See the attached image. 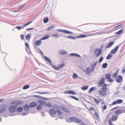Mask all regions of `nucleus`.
I'll list each match as a JSON object with an SVG mask.
<instances>
[{
	"label": "nucleus",
	"instance_id": "obj_4",
	"mask_svg": "<svg viewBox=\"0 0 125 125\" xmlns=\"http://www.w3.org/2000/svg\"><path fill=\"white\" fill-rule=\"evenodd\" d=\"M57 111L55 109H51L49 111V114L52 117H55Z\"/></svg>",
	"mask_w": 125,
	"mask_h": 125
},
{
	"label": "nucleus",
	"instance_id": "obj_19",
	"mask_svg": "<svg viewBox=\"0 0 125 125\" xmlns=\"http://www.w3.org/2000/svg\"><path fill=\"white\" fill-rule=\"evenodd\" d=\"M37 105V103L34 102H33L29 104V107H30L32 108L34 107Z\"/></svg>",
	"mask_w": 125,
	"mask_h": 125
},
{
	"label": "nucleus",
	"instance_id": "obj_58",
	"mask_svg": "<svg viewBox=\"0 0 125 125\" xmlns=\"http://www.w3.org/2000/svg\"><path fill=\"white\" fill-rule=\"evenodd\" d=\"M80 125H85V124L84 123L83 121L82 122L80 123Z\"/></svg>",
	"mask_w": 125,
	"mask_h": 125
},
{
	"label": "nucleus",
	"instance_id": "obj_55",
	"mask_svg": "<svg viewBox=\"0 0 125 125\" xmlns=\"http://www.w3.org/2000/svg\"><path fill=\"white\" fill-rule=\"evenodd\" d=\"M16 28H17L19 30H20V29H21V28H24V27H20V26H17L16 27Z\"/></svg>",
	"mask_w": 125,
	"mask_h": 125
},
{
	"label": "nucleus",
	"instance_id": "obj_5",
	"mask_svg": "<svg viewBox=\"0 0 125 125\" xmlns=\"http://www.w3.org/2000/svg\"><path fill=\"white\" fill-rule=\"evenodd\" d=\"M102 52V50L98 48L96 49L95 51L94 54L96 57H98L101 54Z\"/></svg>",
	"mask_w": 125,
	"mask_h": 125
},
{
	"label": "nucleus",
	"instance_id": "obj_59",
	"mask_svg": "<svg viewBox=\"0 0 125 125\" xmlns=\"http://www.w3.org/2000/svg\"><path fill=\"white\" fill-rule=\"evenodd\" d=\"M33 29V28H27V29H26V30L27 31H28L29 30H32Z\"/></svg>",
	"mask_w": 125,
	"mask_h": 125
},
{
	"label": "nucleus",
	"instance_id": "obj_25",
	"mask_svg": "<svg viewBox=\"0 0 125 125\" xmlns=\"http://www.w3.org/2000/svg\"><path fill=\"white\" fill-rule=\"evenodd\" d=\"M75 123H80L82 122L81 120L77 117H76Z\"/></svg>",
	"mask_w": 125,
	"mask_h": 125
},
{
	"label": "nucleus",
	"instance_id": "obj_42",
	"mask_svg": "<svg viewBox=\"0 0 125 125\" xmlns=\"http://www.w3.org/2000/svg\"><path fill=\"white\" fill-rule=\"evenodd\" d=\"M112 55L111 54H109L106 58V59L107 60L110 59L112 57Z\"/></svg>",
	"mask_w": 125,
	"mask_h": 125
},
{
	"label": "nucleus",
	"instance_id": "obj_41",
	"mask_svg": "<svg viewBox=\"0 0 125 125\" xmlns=\"http://www.w3.org/2000/svg\"><path fill=\"white\" fill-rule=\"evenodd\" d=\"M71 55L76 56H77L79 57H80V56L78 54L75 53H72L71 54Z\"/></svg>",
	"mask_w": 125,
	"mask_h": 125
},
{
	"label": "nucleus",
	"instance_id": "obj_29",
	"mask_svg": "<svg viewBox=\"0 0 125 125\" xmlns=\"http://www.w3.org/2000/svg\"><path fill=\"white\" fill-rule=\"evenodd\" d=\"M59 34H55L52 35V37H54L56 38H58L60 36L59 35Z\"/></svg>",
	"mask_w": 125,
	"mask_h": 125
},
{
	"label": "nucleus",
	"instance_id": "obj_48",
	"mask_svg": "<svg viewBox=\"0 0 125 125\" xmlns=\"http://www.w3.org/2000/svg\"><path fill=\"white\" fill-rule=\"evenodd\" d=\"M67 38H68L72 39H76V38L75 37L71 36H68Z\"/></svg>",
	"mask_w": 125,
	"mask_h": 125
},
{
	"label": "nucleus",
	"instance_id": "obj_26",
	"mask_svg": "<svg viewBox=\"0 0 125 125\" xmlns=\"http://www.w3.org/2000/svg\"><path fill=\"white\" fill-rule=\"evenodd\" d=\"M88 88V86L84 85L81 87V89L83 90H85L87 89Z\"/></svg>",
	"mask_w": 125,
	"mask_h": 125
},
{
	"label": "nucleus",
	"instance_id": "obj_50",
	"mask_svg": "<svg viewBox=\"0 0 125 125\" xmlns=\"http://www.w3.org/2000/svg\"><path fill=\"white\" fill-rule=\"evenodd\" d=\"M78 76L75 73H74L73 75V77L74 78H76Z\"/></svg>",
	"mask_w": 125,
	"mask_h": 125
},
{
	"label": "nucleus",
	"instance_id": "obj_14",
	"mask_svg": "<svg viewBox=\"0 0 125 125\" xmlns=\"http://www.w3.org/2000/svg\"><path fill=\"white\" fill-rule=\"evenodd\" d=\"M117 115L114 114L112 115V117L110 118L109 119H111V121H115L117 120Z\"/></svg>",
	"mask_w": 125,
	"mask_h": 125
},
{
	"label": "nucleus",
	"instance_id": "obj_60",
	"mask_svg": "<svg viewBox=\"0 0 125 125\" xmlns=\"http://www.w3.org/2000/svg\"><path fill=\"white\" fill-rule=\"evenodd\" d=\"M118 107H119V106L116 107L115 108H113V109H112L111 110V111H112V110H113L114 109H117V108H118Z\"/></svg>",
	"mask_w": 125,
	"mask_h": 125
},
{
	"label": "nucleus",
	"instance_id": "obj_6",
	"mask_svg": "<svg viewBox=\"0 0 125 125\" xmlns=\"http://www.w3.org/2000/svg\"><path fill=\"white\" fill-rule=\"evenodd\" d=\"M7 106L5 104H3L0 106V114L6 110Z\"/></svg>",
	"mask_w": 125,
	"mask_h": 125
},
{
	"label": "nucleus",
	"instance_id": "obj_21",
	"mask_svg": "<svg viewBox=\"0 0 125 125\" xmlns=\"http://www.w3.org/2000/svg\"><path fill=\"white\" fill-rule=\"evenodd\" d=\"M61 108V109H62L65 112H70V110L68 108L62 106Z\"/></svg>",
	"mask_w": 125,
	"mask_h": 125
},
{
	"label": "nucleus",
	"instance_id": "obj_52",
	"mask_svg": "<svg viewBox=\"0 0 125 125\" xmlns=\"http://www.w3.org/2000/svg\"><path fill=\"white\" fill-rule=\"evenodd\" d=\"M65 65V64L64 63L62 64L59 67V68H61L63 67Z\"/></svg>",
	"mask_w": 125,
	"mask_h": 125
},
{
	"label": "nucleus",
	"instance_id": "obj_7",
	"mask_svg": "<svg viewBox=\"0 0 125 125\" xmlns=\"http://www.w3.org/2000/svg\"><path fill=\"white\" fill-rule=\"evenodd\" d=\"M17 108V106H11L9 107V111L11 113H13L16 110Z\"/></svg>",
	"mask_w": 125,
	"mask_h": 125
},
{
	"label": "nucleus",
	"instance_id": "obj_56",
	"mask_svg": "<svg viewBox=\"0 0 125 125\" xmlns=\"http://www.w3.org/2000/svg\"><path fill=\"white\" fill-rule=\"evenodd\" d=\"M107 108V106L106 105H105L103 107V109L104 110L106 109Z\"/></svg>",
	"mask_w": 125,
	"mask_h": 125
},
{
	"label": "nucleus",
	"instance_id": "obj_63",
	"mask_svg": "<svg viewBox=\"0 0 125 125\" xmlns=\"http://www.w3.org/2000/svg\"><path fill=\"white\" fill-rule=\"evenodd\" d=\"M25 45L28 47V48H29V45H28V43H25Z\"/></svg>",
	"mask_w": 125,
	"mask_h": 125
},
{
	"label": "nucleus",
	"instance_id": "obj_34",
	"mask_svg": "<svg viewBox=\"0 0 125 125\" xmlns=\"http://www.w3.org/2000/svg\"><path fill=\"white\" fill-rule=\"evenodd\" d=\"M123 31V29H122L119 31H118L117 32H116L115 33V34H122V32Z\"/></svg>",
	"mask_w": 125,
	"mask_h": 125
},
{
	"label": "nucleus",
	"instance_id": "obj_23",
	"mask_svg": "<svg viewBox=\"0 0 125 125\" xmlns=\"http://www.w3.org/2000/svg\"><path fill=\"white\" fill-rule=\"evenodd\" d=\"M42 42V41L41 39L40 40H38L36 42H35V44L37 46H39L40 45Z\"/></svg>",
	"mask_w": 125,
	"mask_h": 125
},
{
	"label": "nucleus",
	"instance_id": "obj_51",
	"mask_svg": "<svg viewBox=\"0 0 125 125\" xmlns=\"http://www.w3.org/2000/svg\"><path fill=\"white\" fill-rule=\"evenodd\" d=\"M53 26H51L48 27L47 28V29L49 30H50L51 29H53Z\"/></svg>",
	"mask_w": 125,
	"mask_h": 125
},
{
	"label": "nucleus",
	"instance_id": "obj_43",
	"mask_svg": "<svg viewBox=\"0 0 125 125\" xmlns=\"http://www.w3.org/2000/svg\"><path fill=\"white\" fill-rule=\"evenodd\" d=\"M95 89L94 88V87H92L91 88L89 91V93H91L92 91H94Z\"/></svg>",
	"mask_w": 125,
	"mask_h": 125
},
{
	"label": "nucleus",
	"instance_id": "obj_2",
	"mask_svg": "<svg viewBox=\"0 0 125 125\" xmlns=\"http://www.w3.org/2000/svg\"><path fill=\"white\" fill-rule=\"evenodd\" d=\"M105 79L104 78H102L101 80H99L98 84L99 85V87H106L107 85L104 83Z\"/></svg>",
	"mask_w": 125,
	"mask_h": 125
},
{
	"label": "nucleus",
	"instance_id": "obj_16",
	"mask_svg": "<svg viewBox=\"0 0 125 125\" xmlns=\"http://www.w3.org/2000/svg\"><path fill=\"white\" fill-rule=\"evenodd\" d=\"M57 31H60L63 32H65L67 33H68L70 34H72L73 33L71 31H69L66 30H63L62 29H58L57 30Z\"/></svg>",
	"mask_w": 125,
	"mask_h": 125
},
{
	"label": "nucleus",
	"instance_id": "obj_30",
	"mask_svg": "<svg viewBox=\"0 0 125 125\" xmlns=\"http://www.w3.org/2000/svg\"><path fill=\"white\" fill-rule=\"evenodd\" d=\"M49 21V19L48 17H46L43 19V21L44 23H46L48 22Z\"/></svg>",
	"mask_w": 125,
	"mask_h": 125
},
{
	"label": "nucleus",
	"instance_id": "obj_31",
	"mask_svg": "<svg viewBox=\"0 0 125 125\" xmlns=\"http://www.w3.org/2000/svg\"><path fill=\"white\" fill-rule=\"evenodd\" d=\"M24 109L26 111H28L29 109V106L28 104L25 105L24 108Z\"/></svg>",
	"mask_w": 125,
	"mask_h": 125
},
{
	"label": "nucleus",
	"instance_id": "obj_20",
	"mask_svg": "<svg viewBox=\"0 0 125 125\" xmlns=\"http://www.w3.org/2000/svg\"><path fill=\"white\" fill-rule=\"evenodd\" d=\"M93 71V70L92 69L89 68H87L86 69L85 73L87 75H89L90 73Z\"/></svg>",
	"mask_w": 125,
	"mask_h": 125
},
{
	"label": "nucleus",
	"instance_id": "obj_11",
	"mask_svg": "<svg viewBox=\"0 0 125 125\" xmlns=\"http://www.w3.org/2000/svg\"><path fill=\"white\" fill-rule=\"evenodd\" d=\"M123 101L121 99H118L114 101L111 105H114L117 104H120L123 102Z\"/></svg>",
	"mask_w": 125,
	"mask_h": 125
},
{
	"label": "nucleus",
	"instance_id": "obj_54",
	"mask_svg": "<svg viewBox=\"0 0 125 125\" xmlns=\"http://www.w3.org/2000/svg\"><path fill=\"white\" fill-rule=\"evenodd\" d=\"M108 121L109 123V124L108 125H114L112 123L111 120V119H109Z\"/></svg>",
	"mask_w": 125,
	"mask_h": 125
},
{
	"label": "nucleus",
	"instance_id": "obj_35",
	"mask_svg": "<svg viewBox=\"0 0 125 125\" xmlns=\"http://www.w3.org/2000/svg\"><path fill=\"white\" fill-rule=\"evenodd\" d=\"M44 105H46V106L49 107H51V103H45L44 102Z\"/></svg>",
	"mask_w": 125,
	"mask_h": 125
},
{
	"label": "nucleus",
	"instance_id": "obj_13",
	"mask_svg": "<svg viewBox=\"0 0 125 125\" xmlns=\"http://www.w3.org/2000/svg\"><path fill=\"white\" fill-rule=\"evenodd\" d=\"M76 117H70L69 119L67 118L66 120L68 122H75Z\"/></svg>",
	"mask_w": 125,
	"mask_h": 125
},
{
	"label": "nucleus",
	"instance_id": "obj_36",
	"mask_svg": "<svg viewBox=\"0 0 125 125\" xmlns=\"http://www.w3.org/2000/svg\"><path fill=\"white\" fill-rule=\"evenodd\" d=\"M49 37V35H47L46 36L44 37L41 39V40H44L48 39Z\"/></svg>",
	"mask_w": 125,
	"mask_h": 125
},
{
	"label": "nucleus",
	"instance_id": "obj_1",
	"mask_svg": "<svg viewBox=\"0 0 125 125\" xmlns=\"http://www.w3.org/2000/svg\"><path fill=\"white\" fill-rule=\"evenodd\" d=\"M62 106H60L58 105H55L53 107L56 110V111L58 115L59 116H61L62 115L63 112L61 110Z\"/></svg>",
	"mask_w": 125,
	"mask_h": 125
},
{
	"label": "nucleus",
	"instance_id": "obj_33",
	"mask_svg": "<svg viewBox=\"0 0 125 125\" xmlns=\"http://www.w3.org/2000/svg\"><path fill=\"white\" fill-rule=\"evenodd\" d=\"M119 70H117L114 73L113 75V77L116 78L117 76V75L118 74Z\"/></svg>",
	"mask_w": 125,
	"mask_h": 125
},
{
	"label": "nucleus",
	"instance_id": "obj_28",
	"mask_svg": "<svg viewBox=\"0 0 125 125\" xmlns=\"http://www.w3.org/2000/svg\"><path fill=\"white\" fill-rule=\"evenodd\" d=\"M89 35H80L79 36H77L76 37V38H85L87 37H88Z\"/></svg>",
	"mask_w": 125,
	"mask_h": 125
},
{
	"label": "nucleus",
	"instance_id": "obj_9",
	"mask_svg": "<svg viewBox=\"0 0 125 125\" xmlns=\"http://www.w3.org/2000/svg\"><path fill=\"white\" fill-rule=\"evenodd\" d=\"M39 102L41 104L38 105L37 106V109L38 110H41L42 108L43 105L44 104V102L43 101H39Z\"/></svg>",
	"mask_w": 125,
	"mask_h": 125
},
{
	"label": "nucleus",
	"instance_id": "obj_61",
	"mask_svg": "<svg viewBox=\"0 0 125 125\" xmlns=\"http://www.w3.org/2000/svg\"><path fill=\"white\" fill-rule=\"evenodd\" d=\"M94 35L93 34L89 33V34H87L86 35H89L88 36H93V35Z\"/></svg>",
	"mask_w": 125,
	"mask_h": 125
},
{
	"label": "nucleus",
	"instance_id": "obj_44",
	"mask_svg": "<svg viewBox=\"0 0 125 125\" xmlns=\"http://www.w3.org/2000/svg\"><path fill=\"white\" fill-rule=\"evenodd\" d=\"M107 66V63H104L103 64L102 67L104 68H106Z\"/></svg>",
	"mask_w": 125,
	"mask_h": 125
},
{
	"label": "nucleus",
	"instance_id": "obj_57",
	"mask_svg": "<svg viewBox=\"0 0 125 125\" xmlns=\"http://www.w3.org/2000/svg\"><path fill=\"white\" fill-rule=\"evenodd\" d=\"M32 22V21H31V22H29L28 23H27L26 24H24L23 26H26L28 25L29 24H30L31 23V22Z\"/></svg>",
	"mask_w": 125,
	"mask_h": 125
},
{
	"label": "nucleus",
	"instance_id": "obj_3",
	"mask_svg": "<svg viewBox=\"0 0 125 125\" xmlns=\"http://www.w3.org/2000/svg\"><path fill=\"white\" fill-rule=\"evenodd\" d=\"M101 89L102 90H100L98 91L99 94L102 96H105L106 95V90H108V89L106 87H102Z\"/></svg>",
	"mask_w": 125,
	"mask_h": 125
},
{
	"label": "nucleus",
	"instance_id": "obj_12",
	"mask_svg": "<svg viewBox=\"0 0 125 125\" xmlns=\"http://www.w3.org/2000/svg\"><path fill=\"white\" fill-rule=\"evenodd\" d=\"M116 78V81L117 82L120 83L122 82L123 80V77L122 76L119 75Z\"/></svg>",
	"mask_w": 125,
	"mask_h": 125
},
{
	"label": "nucleus",
	"instance_id": "obj_10",
	"mask_svg": "<svg viewBox=\"0 0 125 125\" xmlns=\"http://www.w3.org/2000/svg\"><path fill=\"white\" fill-rule=\"evenodd\" d=\"M111 74L109 73H107L105 75V78L108 80V82H112L113 81V80L110 78Z\"/></svg>",
	"mask_w": 125,
	"mask_h": 125
},
{
	"label": "nucleus",
	"instance_id": "obj_53",
	"mask_svg": "<svg viewBox=\"0 0 125 125\" xmlns=\"http://www.w3.org/2000/svg\"><path fill=\"white\" fill-rule=\"evenodd\" d=\"M24 35L23 34L21 35V39L22 40H24Z\"/></svg>",
	"mask_w": 125,
	"mask_h": 125
},
{
	"label": "nucleus",
	"instance_id": "obj_39",
	"mask_svg": "<svg viewBox=\"0 0 125 125\" xmlns=\"http://www.w3.org/2000/svg\"><path fill=\"white\" fill-rule=\"evenodd\" d=\"M31 37V36L30 34H28L26 36V38L29 41L30 40Z\"/></svg>",
	"mask_w": 125,
	"mask_h": 125
},
{
	"label": "nucleus",
	"instance_id": "obj_18",
	"mask_svg": "<svg viewBox=\"0 0 125 125\" xmlns=\"http://www.w3.org/2000/svg\"><path fill=\"white\" fill-rule=\"evenodd\" d=\"M119 47V46H116L114 49L111 51V53L112 54L115 53L118 49Z\"/></svg>",
	"mask_w": 125,
	"mask_h": 125
},
{
	"label": "nucleus",
	"instance_id": "obj_32",
	"mask_svg": "<svg viewBox=\"0 0 125 125\" xmlns=\"http://www.w3.org/2000/svg\"><path fill=\"white\" fill-rule=\"evenodd\" d=\"M23 108L21 107H19L17 110V112H21L23 110Z\"/></svg>",
	"mask_w": 125,
	"mask_h": 125
},
{
	"label": "nucleus",
	"instance_id": "obj_27",
	"mask_svg": "<svg viewBox=\"0 0 125 125\" xmlns=\"http://www.w3.org/2000/svg\"><path fill=\"white\" fill-rule=\"evenodd\" d=\"M51 66L53 68L56 70H58L59 69V67L53 64H51Z\"/></svg>",
	"mask_w": 125,
	"mask_h": 125
},
{
	"label": "nucleus",
	"instance_id": "obj_45",
	"mask_svg": "<svg viewBox=\"0 0 125 125\" xmlns=\"http://www.w3.org/2000/svg\"><path fill=\"white\" fill-rule=\"evenodd\" d=\"M88 110L90 111H93V110H94V112L95 111V110L94 109V108H93V107H90L89 108V109H88Z\"/></svg>",
	"mask_w": 125,
	"mask_h": 125
},
{
	"label": "nucleus",
	"instance_id": "obj_22",
	"mask_svg": "<svg viewBox=\"0 0 125 125\" xmlns=\"http://www.w3.org/2000/svg\"><path fill=\"white\" fill-rule=\"evenodd\" d=\"M99 100H98L97 99L94 98L93 99L94 100L95 102L97 104H98L101 101H102L103 100V99H101L100 98H99Z\"/></svg>",
	"mask_w": 125,
	"mask_h": 125
},
{
	"label": "nucleus",
	"instance_id": "obj_38",
	"mask_svg": "<svg viewBox=\"0 0 125 125\" xmlns=\"http://www.w3.org/2000/svg\"><path fill=\"white\" fill-rule=\"evenodd\" d=\"M45 59L49 63H51V62L50 59L48 57H46L45 56L44 57Z\"/></svg>",
	"mask_w": 125,
	"mask_h": 125
},
{
	"label": "nucleus",
	"instance_id": "obj_64",
	"mask_svg": "<svg viewBox=\"0 0 125 125\" xmlns=\"http://www.w3.org/2000/svg\"><path fill=\"white\" fill-rule=\"evenodd\" d=\"M110 116H111L110 114L108 115H107V117H108V118H109L110 117Z\"/></svg>",
	"mask_w": 125,
	"mask_h": 125
},
{
	"label": "nucleus",
	"instance_id": "obj_62",
	"mask_svg": "<svg viewBox=\"0 0 125 125\" xmlns=\"http://www.w3.org/2000/svg\"><path fill=\"white\" fill-rule=\"evenodd\" d=\"M94 35L93 34L89 33V34H87L86 35H89L88 36H93V35Z\"/></svg>",
	"mask_w": 125,
	"mask_h": 125
},
{
	"label": "nucleus",
	"instance_id": "obj_46",
	"mask_svg": "<svg viewBox=\"0 0 125 125\" xmlns=\"http://www.w3.org/2000/svg\"><path fill=\"white\" fill-rule=\"evenodd\" d=\"M94 113V115L97 118H98L99 117V115H98V114L96 112H95Z\"/></svg>",
	"mask_w": 125,
	"mask_h": 125
},
{
	"label": "nucleus",
	"instance_id": "obj_49",
	"mask_svg": "<svg viewBox=\"0 0 125 125\" xmlns=\"http://www.w3.org/2000/svg\"><path fill=\"white\" fill-rule=\"evenodd\" d=\"M103 57H101L99 59V62L100 63L103 61Z\"/></svg>",
	"mask_w": 125,
	"mask_h": 125
},
{
	"label": "nucleus",
	"instance_id": "obj_15",
	"mask_svg": "<svg viewBox=\"0 0 125 125\" xmlns=\"http://www.w3.org/2000/svg\"><path fill=\"white\" fill-rule=\"evenodd\" d=\"M64 94H72L73 95H76L75 93L73 91L71 90H69L68 91H65L64 92Z\"/></svg>",
	"mask_w": 125,
	"mask_h": 125
},
{
	"label": "nucleus",
	"instance_id": "obj_24",
	"mask_svg": "<svg viewBox=\"0 0 125 125\" xmlns=\"http://www.w3.org/2000/svg\"><path fill=\"white\" fill-rule=\"evenodd\" d=\"M114 43V42H110L106 45V48H107L110 47Z\"/></svg>",
	"mask_w": 125,
	"mask_h": 125
},
{
	"label": "nucleus",
	"instance_id": "obj_37",
	"mask_svg": "<svg viewBox=\"0 0 125 125\" xmlns=\"http://www.w3.org/2000/svg\"><path fill=\"white\" fill-rule=\"evenodd\" d=\"M66 53V52L63 50H61L59 52V53L61 54H64Z\"/></svg>",
	"mask_w": 125,
	"mask_h": 125
},
{
	"label": "nucleus",
	"instance_id": "obj_47",
	"mask_svg": "<svg viewBox=\"0 0 125 125\" xmlns=\"http://www.w3.org/2000/svg\"><path fill=\"white\" fill-rule=\"evenodd\" d=\"M70 97H71V98H72L73 99H75L76 100H77V101L78 100V99L77 98H76V97H75L74 96H71Z\"/></svg>",
	"mask_w": 125,
	"mask_h": 125
},
{
	"label": "nucleus",
	"instance_id": "obj_17",
	"mask_svg": "<svg viewBox=\"0 0 125 125\" xmlns=\"http://www.w3.org/2000/svg\"><path fill=\"white\" fill-rule=\"evenodd\" d=\"M123 112L125 113V111L123 112L121 109H119L116 111L115 112V114L116 115L121 114Z\"/></svg>",
	"mask_w": 125,
	"mask_h": 125
},
{
	"label": "nucleus",
	"instance_id": "obj_40",
	"mask_svg": "<svg viewBox=\"0 0 125 125\" xmlns=\"http://www.w3.org/2000/svg\"><path fill=\"white\" fill-rule=\"evenodd\" d=\"M30 86L29 85H26L24 86L23 88V89L24 90L27 89Z\"/></svg>",
	"mask_w": 125,
	"mask_h": 125
},
{
	"label": "nucleus",
	"instance_id": "obj_8",
	"mask_svg": "<svg viewBox=\"0 0 125 125\" xmlns=\"http://www.w3.org/2000/svg\"><path fill=\"white\" fill-rule=\"evenodd\" d=\"M23 103V102L22 101H20L18 100L12 101L10 102V104H15L16 105L22 104Z\"/></svg>",
	"mask_w": 125,
	"mask_h": 125
}]
</instances>
